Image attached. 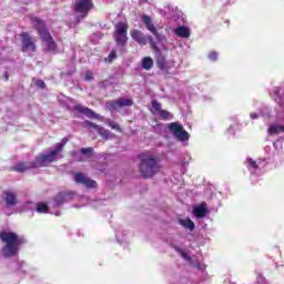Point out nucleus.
Returning a JSON list of instances; mask_svg holds the SVG:
<instances>
[{
	"label": "nucleus",
	"instance_id": "obj_1",
	"mask_svg": "<svg viewBox=\"0 0 284 284\" xmlns=\"http://www.w3.org/2000/svg\"><path fill=\"white\" fill-rule=\"evenodd\" d=\"M268 94L275 103H277L278 109L275 116V122L268 124L267 134L268 136H280L273 145L278 154L280 150H283L284 141V88L283 87H273ZM283 134V135H281Z\"/></svg>",
	"mask_w": 284,
	"mask_h": 284
},
{
	"label": "nucleus",
	"instance_id": "obj_2",
	"mask_svg": "<svg viewBox=\"0 0 284 284\" xmlns=\"http://www.w3.org/2000/svg\"><path fill=\"white\" fill-rule=\"evenodd\" d=\"M65 143H68V138H63L61 142L57 143L53 149H49L47 153L40 154L38 158H36L34 162H20L13 168V170L16 172H27V170L45 168L47 165H50V163L59 161V159H62L63 156L61 155V152H63Z\"/></svg>",
	"mask_w": 284,
	"mask_h": 284
},
{
	"label": "nucleus",
	"instance_id": "obj_3",
	"mask_svg": "<svg viewBox=\"0 0 284 284\" xmlns=\"http://www.w3.org/2000/svg\"><path fill=\"white\" fill-rule=\"evenodd\" d=\"M0 240L2 243H6L2 248V256H4V258H12V256H17V254H19V246L26 243L23 236L12 232H1Z\"/></svg>",
	"mask_w": 284,
	"mask_h": 284
},
{
	"label": "nucleus",
	"instance_id": "obj_4",
	"mask_svg": "<svg viewBox=\"0 0 284 284\" xmlns=\"http://www.w3.org/2000/svg\"><path fill=\"white\" fill-rule=\"evenodd\" d=\"M31 23L38 31L44 50H47V52H58L57 42H54V39H52L50 31H48V28H45V23L38 17H31Z\"/></svg>",
	"mask_w": 284,
	"mask_h": 284
},
{
	"label": "nucleus",
	"instance_id": "obj_5",
	"mask_svg": "<svg viewBox=\"0 0 284 284\" xmlns=\"http://www.w3.org/2000/svg\"><path fill=\"white\" fill-rule=\"evenodd\" d=\"M140 161V173L144 179H152L159 172V160L154 159L152 152L142 153Z\"/></svg>",
	"mask_w": 284,
	"mask_h": 284
},
{
	"label": "nucleus",
	"instance_id": "obj_6",
	"mask_svg": "<svg viewBox=\"0 0 284 284\" xmlns=\"http://www.w3.org/2000/svg\"><path fill=\"white\" fill-rule=\"evenodd\" d=\"M245 165L251 174V181H254L255 179H258V176H263V174H265L267 160L247 158L245 160Z\"/></svg>",
	"mask_w": 284,
	"mask_h": 284
},
{
	"label": "nucleus",
	"instance_id": "obj_7",
	"mask_svg": "<svg viewBox=\"0 0 284 284\" xmlns=\"http://www.w3.org/2000/svg\"><path fill=\"white\" fill-rule=\"evenodd\" d=\"M142 22L144 23L146 30H149V32H152L153 37H155V40L158 41L159 45H161V50H170L172 48V44L168 42L165 36L159 33L150 16H142Z\"/></svg>",
	"mask_w": 284,
	"mask_h": 284
},
{
	"label": "nucleus",
	"instance_id": "obj_8",
	"mask_svg": "<svg viewBox=\"0 0 284 284\" xmlns=\"http://www.w3.org/2000/svg\"><path fill=\"white\" fill-rule=\"evenodd\" d=\"M131 38L133 39V41H135L140 45H148V41H149L152 50H154L155 52H161L165 50V49H161V44H159V41H154L152 37L145 36L143 32H141L138 29H133L131 31Z\"/></svg>",
	"mask_w": 284,
	"mask_h": 284
},
{
	"label": "nucleus",
	"instance_id": "obj_9",
	"mask_svg": "<svg viewBox=\"0 0 284 284\" xmlns=\"http://www.w3.org/2000/svg\"><path fill=\"white\" fill-rule=\"evenodd\" d=\"M113 37L118 48H125L128 45V22H118Z\"/></svg>",
	"mask_w": 284,
	"mask_h": 284
},
{
	"label": "nucleus",
	"instance_id": "obj_10",
	"mask_svg": "<svg viewBox=\"0 0 284 284\" xmlns=\"http://www.w3.org/2000/svg\"><path fill=\"white\" fill-rule=\"evenodd\" d=\"M169 131L178 139V141H190V133L183 129V125L179 122H172L168 125Z\"/></svg>",
	"mask_w": 284,
	"mask_h": 284
},
{
	"label": "nucleus",
	"instance_id": "obj_11",
	"mask_svg": "<svg viewBox=\"0 0 284 284\" xmlns=\"http://www.w3.org/2000/svg\"><path fill=\"white\" fill-rule=\"evenodd\" d=\"M133 103L134 102L132 101V99L121 98L106 102L105 106L106 110H121V108H130V105H133Z\"/></svg>",
	"mask_w": 284,
	"mask_h": 284
},
{
	"label": "nucleus",
	"instance_id": "obj_12",
	"mask_svg": "<svg viewBox=\"0 0 284 284\" xmlns=\"http://www.w3.org/2000/svg\"><path fill=\"white\" fill-rule=\"evenodd\" d=\"M92 0H75L74 12H77V14L85 17V14H88V11L92 10Z\"/></svg>",
	"mask_w": 284,
	"mask_h": 284
},
{
	"label": "nucleus",
	"instance_id": "obj_13",
	"mask_svg": "<svg viewBox=\"0 0 284 284\" xmlns=\"http://www.w3.org/2000/svg\"><path fill=\"white\" fill-rule=\"evenodd\" d=\"M2 201L6 203L7 207H14L18 203L17 193L11 190L3 191Z\"/></svg>",
	"mask_w": 284,
	"mask_h": 284
},
{
	"label": "nucleus",
	"instance_id": "obj_14",
	"mask_svg": "<svg viewBox=\"0 0 284 284\" xmlns=\"http://www.w3.org/2000/svg\"><path fill=\"white\" fill-rule=\"evenodd\" d=\"M175 63L176 62L174 60L166 61L165 58H160L158 60V68H160L162 72H165V74H171L172 70H174Z\"/></svg>",
	"mask_w": 284,
	"mask_h": 284
},
{
	"label": "nucleus",
	"instance_id": "obj_15",
	"mask_svg": "<svg viewBox=\"0 0 284 284\" xmlns=\"http://www.w3.org/2000/svg\"><path fill=\"white\" fill-rule=\"evenodd\" d=\"M22 51L23 52H34L37 50V47L34 45V42H32V38H30L29 33H22Z\"/></svg>",
	"mask_w": 284,
	"mask_h": 284
},
{
	"label": "nucleus",
	"instance_id": "obj_16",
	"mask_svg": "<svg viewBox=\"0 0 284 284\" xmlns=\"http://www.w3.org/2000/svg\"><path fill=\"white\" fill-rule=\"evenodd\" d=\"M73 179L75 183H80V185H84L85 187H97V182L90 180L88 176L83 175V173H75Z\"/></svg>",
	"mask_w": 284,
	"mask_h": 284
},
{
	"label": "nucleus",
	"instance_id": "obj_17",
	"mask_svg": "<svg viewBox=\"0 0 284 284\" xmlns=\"http://www.w3.org/2000/svg\"><path fill=\"white\" fill-rule=\"evenodd\" d=\"M73 110L80 114H83L84 116H88V119H101L100 114L94 113L90 108L83 106L81 104L74 105Z\"/></svg>",
	"mask_w": 284,
	"mask_h": 284
},
{
	"label": "nucleus",
	"instance_id": "obj_18",
	"mask_svg": "<svg viewBox=\"0 0 284 284\" xmlns=\"http://www.w3.org/2000/svg\"><path fill=\"white\" fill-rule=\"evenodd\" d=\"M74 199V193L72 192H60L54 197V205L59 207V205H63V203H68V201H72Z\"/></svg>",
	"mask_w": 284,
	"mask_h": 284
},
{
	"label": "nucleus",
	"instance_id": "obj_19",
	"mask_svg": "<svg viewBox=\"0 0 284 284\" xmlns=\"http://www.w3.org/2000/svg\"><path fill=\"white\" fill-rule=\"evenodd\" d=\"M176 252L180 253V256H182V258H184V261H186L187 263H191V265H193V267H196V270H200L201 272H203V270H205V264H201V263H192V257H190V255H187V253L185 251H183L180 247H175Z\"/></svg>",
	"mask_w": 284,
	"mask_h": 284
},
{
	"label": "nucleus",
	"instance_id": "obj_20",
	"mask_svg": "<svg viewBox=\"0 0 284 284\" xmlns=\"http://www.w3.org/2000/svg\"><path fill=\"white\" fill-rule=\"evenodd\" d=\"M88 125H90L91 128H95V130L99 132L101 136H103V139H114V134H112V132H110L109 130L98 126L92 122H89Z\"/></svg>",
	"mask_w": 284,
	"mask_h": 284
},
{
	"label": "nucleus",
	"instance_id": "obj_21",
	"mask_svg": "<svg viewBox=\"0 0 284 284\" xmlns=\"http://www.w3.org/2000/svg\"><path fill=\"white\" fill-rule=\"evenodd\" d=\"M193 214L197 219H205V216H207V207L205 206V203H202L199 206L194 207Z\"/></svg>",
	"mask_w": 284,
	"mask_h": 284
},
{
	"label": "nucleus",
	"instance_id": "obj_22",
	"mask_svg": "<svg viewBox=\"0 0 284 284\" xmlns=\"http://www.w3.org/2000/svg\"><path fill=\"white\" fill-rule=\"evenodd\" d=\"M176 37L180 39H190V28L180 26L174 29Z\"/></svg>",
	"mask_w": 284,
	"mask_h": 284
},
{
	"label": "nucleus",
	"instance_id": "obj_23",
	"mask_svg": "<svg viewBox=\"0 0 284 284\" xmlns=\"http://www.w3.org/2000/svg\"><path fill=\"white\" fill-rule=\"evenodd\" d=\"M179 225H181L182 227H184V230H189V232H194V222H192V220L190 219H180L179 220Z\"/></svg>",
	"mask_w": 284,
	"mask_h": 284
},
{
	"label": "nucleus",
	"instance_id": "obj_24",
	"mask_svg": "<svg viewBox=\"0 0 284 284\" xmlns=\"http://www.w3.org/2000/svg\"><path fill=\"white\" fill-rule=\"evenodd\" d=\"M260 114L264 121H270L272 119V108L270 106H262L260 109Z\"/></svg>",
	"mask_w": 284,
	"mask_h": 284
},
{
	"label": "nucleus",
	"instance_id": "obj_25",
	"mask_svg": "<svg viewBox=\"0 0 284 284\" xmlns=\"http://www.w3.org/2000/svg\"><path fill=\"white\" fill-rule=\"evenodd\" d=\"M153 65H154V60H152V58L145 57L142 60V68H143V70H152Z\"/></svg>",
	"mask_w": 284,
	"mask_h": 284
},
{
	"label": "nucleus",
	"instance_id": "obj_26",
	"mask_svg": "<svg viewBox=\"0 0 284 284\" xmlns=\"http://www.w3.org/2000/svg\"><path fill=\"white\" fill-rule=\"evenodd\" d=\"M159 119H162V121H172L174 119V115L170 113V111L162 110L158 113Z\"/></svg>",
	"mask_w": 284,
	"mask_h": 284
},
{
	"label": "nucleus",
	"instance_id": "obj_27",
	"mask_svg": "<svg viewBox=\"0 0 284 284\" xmlns=\"http://www.w3.org/2000/svg\"><path fill=\"white\" fill-rule=\"evenodd\" d=\"M36 212H38L39 214H48V204L38 203L36 206Z\"/></svg>",
	"mask_w": 284,
	"mask_h": 284
},
{
	"label": "nucleus",
	"instance_id": "obj_28",
	"mask_svg": "<svg viewBox=\"0 0 284 284\" xmlns=\"http://www.w3.org/2000/svg\"><path fill=\"white\" fill-rule=\"evenodd\" d=\"M152 113L159 115V113L163 110L161 109V103L159 101H152L151 103Z\"/></svg>",
	"mask_w": 284,
	"mask_h": 284
},
{
	"label": "nucleus",
	"instance_id": "obj_29",
	"mask_svg": "<svg viewBox=\"0 0 284 284\" xmlns=\"http://www.w3.org/2000/svg\"><path fill=\"white\" fill-rule=\"evenodd\" d=\"M108 126L112 128V130H118V132L121 131V128L119 126V124L116 122H112L111 120L108 121Z\"/></svg>",
	"mask_w": 284,
	"mask_h": 284
},
{
	"label": "nucleus",
	"instance_id": "obj_30",
	"mask_svg": "<svg viewBox=\"0 0 284 284\" xmlns=\"http://www.w3.org/2000/svg\"><path fill=\"white\" fill-rule=\"evenodd\" d=\"M210 61H217L219 60V53L216 51H211L209 53Z\"/></svg>",
	"mask_w": 284,
	"mask_h": 284
},
{
	"label": "nucleus",
	"instance_id": "obj_31",
	"mask_svg": "<svg viewBox=\"0 0 284 284\" xmlns=\"http://www.w3.org/2000/svg\"><path fill=\"white\" fill-rule=\"evenodd\" d=\"M250 119H252V121H256V119H261V111H258V112H251L250 113Z\"/></svg>",
	"mask_w": 284,
	"mask_h": 284
},
{
	"label": "nucleus",
	"instance_id": "obj_32",
	"mask_svg": "<svg viewBox=\"0 0 284 284\" xmlns=\"http://www.w3.org/2000/svg\"><path fill=\"white\" fill-rule=\"evenodd\" d=\"M257 283L258 284H270L267 283V280H265V277H263V275L261 273H257Z\"/></svg>",
	"mask_w": 284,
	"mask_h": 284
},
{
	"label": "nucleus",
	"instance_id": "obj_33",
	"mask_svg": "<svg viewBox=\"0 0 284 284\" xmlns=\"http://www.w3.org/2000/svg\"><path fill=\"white\" fill-rule=\"evenodd\" d=\"M113 59H116V51H111L108 59L105 61H108L109 63H112Z\"/></svg>",
	"mask_w": 284,
	"mask_h": 284
},
{
	"label": "nucleus",
	"instance_id": "obj_34",
	"mask_svg": "<svg viewBox=\"0 0 284 284\" xmlns=\"http://www.w3.org/2000/svg\"><path fill=\"white\" fill-rule=\"evenodd\" d=\"M229 136H234L236 134V129L234 126H230L226 131Z\"/></svg>",
	"mask_w": 284,
	"mask_h": 284
},
{
	"label": "nucleus",
	"instance_id": "obj_35",
	"mask_svg": "<svg viewBox=\"0 0 284 284\" xmlns=\"http://www.w3.org/2000/svg\"><path fill=\"white\" fill-rule=\"evenodd\" d=\"M94 151V149L92 148H87V149H81L80 153L88 155V154H92V152Z\"/></svg>",
	"mask_w": 284,
	"mask_h": 284
},
{
	"label": "nucleus",
	"instance_id": "obj_36",
	"mask_svg": "<svg viewBox=\"0 0 284 284\" xmlns=\"http://www.w3.org/2000/svg\"><path fill=\"white\" fill-rule=\"evenodd\" d=\"M94 79L92 71H87L84 75L85 81H92Z\"/></svg>",
	"mask_w": 284,
	"mask_h": 284
},
{
	"label": "nucleus",
	"instance_id": "obj_37",
	"mask_svg": "<svg viewBox=\"0 0 284 284\" xmlns=\"http://www.w3.org/2000/svg\"><path fill=\"white\" fill-rule=\"evenodd\" d=\"M36 85L41 90H43V88H45V82H43L42 80H37Z\"/></svg>",
	"mask_w": 284,
	"mask_h": 284
},
{
	"label": "nucleus",
	"instance_id": "obj_38",
	"mask_svg": "<svg viewBox=\"0 0 284 284\" xmlns=\"http://www.w3.org/2000/svg\"><path fill=\"white\" fill-rule=\"evenodd\" d=\"M264 152H265L266 154H270V152H272V148H271V146H265V148H264Z\"/></svg>",
	"mask_w": 284,
	"mask_h": 284
},
{
	"label": "nucleus",
	"instance_id": "obj_39",
	"mask_svg": "<svg viewBox=\"0 0 284 284\" xmlns=\"http://www.w3.org/2000/svg\"><path fill=\"white\" fill-rule=\"evenodd\" d=\"M4 80L8 81V73L4 74Z\"/></svg>",
	"mask_w": 284,
	"mask_h": 284
},
{
	"label": "nucleus",
	"instance_id": "obj_40",
	"mask_svg": "<svg viewBox=\"0 0 284 284\" xmlns=\"http://www.w3.org/2000/svg\"><path fill=\"white\" fill-rule=\"evenodd\" d=\"M116 239H118V241H119V234H116Z\"/></svg>",
	"mask_w": 284,
	"mask_h": 284
},
{
	"label": "nucleus",
	"instance_id": "obj_41",
	"mask_svg": "<svg viewBox=\"0 0 284 284\" xmlns=\"http://www.w3.org/2000/svg\"><path fill=\"white\" fill-rule=\"evenodd\" d=\"M55 216H59V213H55Z\"/></svg>",
	"mask_w": 284,
	"mask_h": 284
},
{
	"label": "nucleus",
	"instance_id": "obj_42",
	"mask_svg": "<svg viewBox=\"0 0 284 284\" xmlns=\"http://www.w3.org/2000/svg\"><path fill=\"white\" fill-rule=\"evenodd\" d=\"M168 11H170V7H168Z\"/></svg>",
	"mask_w": 284,
	"mask_h": 284
}]
</instances>
